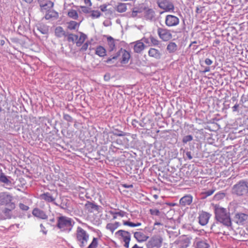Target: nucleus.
I'll return each mask as SVG.
<instances>
[{"label":"nucleus","instance_id":"1","mask_svg":"<svg viewBox=\"0 0 248 248\" xmlns=\"http://www.w3.org/2000/svg\"><path fill=\"white\" fill-rule=\"evenodd\" d=\"M215 217L217 221L226 226L231 225L230 213L226 208L216 204L215 205Z\"/></svg>","mask_w":248,"mask_h":248},{"label":"nucleus","instance_id":"2","mask_svg":"<svg viewBox=\"0 0 248 248\" xmlns=\"http://www.w3.org/2000/svg\"><path fill=\"white\" fill-rule=\"evenodd\" d=\"M75 237L77 244L81 248H84L88 243L90 234L87 230L78 226L75 233Z\"/></svg>","mask_w":248,"mask_h":248},{"label":"nucleus","instance_id":"3","mask_svg":"<svg viewBox=\"0 0 248 248\" xmlns=\"http://www.w3.org/2000/svg\"><path fill=\"white\" fill-rule=\"evenodd\" d=\"M131 58V55L129 51L121 48L116 54L111 58H108L105 62L107 63H113L114 61L119 59L122 64H127Z\"/></svg>","mask_w":248,"mask_h":248},{"label":"nucleus","instance_id":"4","mask_svg":"<svg viewBox=\"0 0 248 248\" xmlns=\"http://www.w3.org/2000/svg\"><path fill=\"white\" fill-rule=\"evenodd\" d=\"M232 193L237 196H244L248 194V182L240 180L232 187Z\"/></svg>","mask_w":248,"mask_h":248},{"label":"nucleus","instance_id":"5","mask_svg":"<svg viewBox=\"0 0 248 248\" xmlns=\"http://www.w3.org/2000/svg\"><path fill=\"white\" fill-rule=\"evenodd\" d=\"M72 219L65 216H61L58 218L57 226L62 231L71 230L72 227Z\"/></svg>","mask_w":248,"mask_h":248},{"label":"nucleus","instance_id":"6","mask_svg":"<svg viewBox=\"0 0 248 248\" xmlns=\"http://www.w3.org/2000/svg\"><path fill=\"white\" fill-rule=\"evenodd\" d=\"M115 234L121 241L124 243V246L125 248H128L131 240V234L130 232L126 231L120 230L116 232Z\"/></svg>","mask_w":248,"mask_h":248},{"label":"nucleus","instance_id":"7","mask_svg":"<svg viewBox=\"0 0 248 248\" xmlns=\"http://www.w3.org/2000/svg\"><path fill=\"white\" fill-rule=\"evenodd\" d=\"M13 197L6 192L0 193V205L7 206L15 204L13 202Z\"/></svg>","mask_w":248,"mask_h":248},{"label":"nucleus","instance_id":"8","mask_svg":"<svg viewBox=\"0 0 248 248\" xmlns=\"http://www.w3.org/2000/svg\"><path fill=\"white\" fill-rule=\"evenodd\" d=\"M157 34L160 39L164 42L170 40L172 37L170 31L167 29L158 28Z\"/></svg>","mask_w":248,"mask_h":248},{"label":"nucleus","instance_id":"9","mask_svg":"<svg viewBox=\"0 0 248 248\" xmlns=\"http://www.w3.org/2000/svg\"><path fill=\"white\" fill-rule=\"evenodd\" d=\"M163 238L160 236H155L151 238L148 243L150 248H160L162 245Z\"/></svg>","mask_w":248,"mask_h":248},{"label":"nucleus","instance_id":"10","mask_svg":"<svg viewBox=\"0 0 248 248\" xmlns=\"http://www.w3.org/2000/svg\"><path fill=\"white\" fill-rule=\"evenodd\" d=\"M157 3L159 7L166 12H173L174 10L173 3L168 0H158Z\"/></svg>","mask_w":248,"mask_h":248},{"label":"nucleus","instance_id":"11","mask_svg":"<svg viewBox=\"0 0 248 248\" xmlns=\"http://www.w3.org/2000/svg\"><path fill=\"white\" fill-rule=\"evenodd\" d=\"M234 221L239 225H245L248 224V215L237 213L234 217Z\"/></svg>","mask_w":248,"mask_h":248},{"label":"nucleus","instance_id":"12","mask_svg":"<svg viewBox=\"0 0 248 248\" xmlns=\"http://www.w3.org/2000/svg\"><path fill=\"white\" fill-rule=\"evenodd\" d=\"M179 19L177 16L169 15L166 16L165 24L168 27H174L179 24Z\"/></svg>","mask_w":248,"mask_h":248},{"label":"nucleus","instance_id":"13","mask_svg":"<svg viewBox=\"0 0 248 248\" xmlns=\"http://www.w3.org/2000/svg\"><path fill=\"white\" fill-rule=\"evenodd\" d=\"M195 248H208L209 244L205 239H202L200 237H196L193 243Z\"/></svg>","mask_w":248,"mask_h":248},{"label":"nucleus","instance_id":"14","mask_svg":"<svg viewBox=\"0 0 248 248\" xmlns=\"http://www.w3.org/2000/svg\"><path fill=\"white\" fill-rule=\"evenodd\" d=\"M211 215L206 212H201L199 216V222L202 226L205 225L208 222Z\"/></svg>","mask_w":248,"mask_h":248},{"label":"nucleus","instance_id":"15","mask_svg":"<svg viewBox=\"0 0 248 248\" xmlns=\"http://www.w3.org/2000/svg\"><path fill=\"white\" fill-rule=\"evenodd\" d=\"M32 214L34 217L39 219L46 220L48 218V216L46 213L38 208H34L32 211Z\"/></svg>","mask_w":248,"mask_h":248},{"label":"nucleus","instance_id":"16","mask_svg":"<svg viewBox=\"0 0 248 248\" xmlns=\"http://www.w3.org/2000/svg\"><path fill=\"white\" fill-rule=\"evenodd\" d=\"M108 213L112 216V219L113 220L117 219L119 217H123L127 215L126 212L120 210H118V211L110 210L108 211Z\"/></svg>","mask_w":248,"mask_h":248},{"label":"nucleus","instance_id":"17","mask_svg":"<svg viewBox=\"0 0 248 248\" xmlns=\"http://www.w3.org/2000/svg\"><path fill=\"white\" fill-rule=\"evenodd\" d=\"M45 0H38L41 11L46 10L47 8H52L53 7L54 3L53 2L49 0L46 2H45Z\"/></svg>","mask_w":248,"mask_h":248},{"label":"nucleus","instance_id":"18","mask_svg":"<svg viewBox=\"0 0 248 248\" xmlns=\"http://www.w3.org/2000/svg\"><path fill=\"white\" fill-rule=\"evenodd\" d=\"M134 236L139 242L145 241L148 238V236L142 232H134Z\"/></svg>","mask_w":248,"mask_h":248},{"label":"nucleus","instance_id":"19","mask_svg":"<svg viewBox=\"0 0 248 248\" xmlns=\"http://www.w3.org/2000/svg\"><path fill=\"white\" fill-rule=\"evenodd\" d=\"M148 55L151 57L159 59L161 58V53L159 50L152 47L148 51Z\"/></svg>","mask_w":248,"mask_h":248},{"label":"nucleus","instance_id":"20","mask_svg":"<svg viewBox=\"0 0 248 248\" xmlns=\"http://www.w3.org/2000/svg\"><path fill=\"white\" fill-rule=\"evenodd\" d=\"M192 199L191 195H186L180 200V204L183 206L190 205L192 202Z\"/></svg>","mask_w":248,"mask_h":248},{"label":"nucleus","instance_id":"21","mask_svg":"<svg viewBox=\"0 0 248 248\" xmlns=\"http://www.w3.org/2000/svg\"><path fill=\"white\" fill-rule=\"evenodd\" d=\"M134 50L136 53H140L145 48V45L140 41H138L134 43Z\"/></svg>","mask_w":248,"mask_h":248},{"label":"nucleus","instance_id":"22","mask_svg":"<svg viewBox=\"0 0 248 248\" xmlns=\"http://www.w3.org/2000/svg\"><path fill=\"white\" fill-rule=\"evenodd\" d=\"M120 226L121 223L119 222L115 221L108 223L106 225V229L113 233Z\"/></svg>","mask_w":248,"mask_h":248},{"label":"nucleus","instance_id":"23","mask_svg":"<svg viewBox=\"0 0 248 248\" xmlns=\"http://www.w3.org/2000/svg\"><path fill=\"white\" fill-rule=\"evenodd\" d=\"M178 49V46L175 42H170L167 46V50L170 53H174Z\"/></svg>","mask_w":248,"mask_h":248},{"label":"nucleus","instance_id":"24","mask_svg":"<svg viewBox=\"0 0 248 248\" xmlns=\"http://www.w3.org/2000/svg\"><path fill=\"white\" fill-rule=\"evenodd\" d=\"M58 17V13L54 10L48 11L45 16V18L47 20L51 18L57 19Z\"/></svg>","mask_w":248,"mask_h":248},{"label":"nucleus","instance_id":"25","mask_svg":"<svg viewBox=\"0 0 248 248\" xmlns=\"http://www.w3.org/2000/svg\"><path fill=\"white\" fill-rule=\"evenodd\" d=\"M95 54L101 57H105L107 55L106 50L103 46H99L96 48Z\"/></svg>","mask_w":248,"mask_h":248},{"label":"nucleus","instance_id":"26","mask_svg":"<svg viewBox=\"0 0 248 248\" xmlns=\"http://www.w3.org/2000/svg\"><path fill=\"white\" fill-rule=\"evenodd\" d=\"M40 197L41 199L48 202H53L55 201V198L48 192L42 194L40 195Z\"/></svg>","mask_w":248,"mask_h":248},{"label":"nucleus","instance_id":"27","mask_svg":"<svg viewBox=\"0 0 248 248\" xmlns=\"http://www.w3.org/2000/svg\"><path fill=\"white\" fill-rule=\"evenodd\" d=\"M107 39L109 50L110 51L114 50L116 47L114 39L111 36H108Z\"/></svg>","mask_w":248,"mask_h":248},{"label":"nucleus","instance_id":"28","mask_svg":"<svg viewBox=\"0 0 248 248\" xmlns=\"http://www.w3.org/2000/svg\"><path fill=\"white\" fill-rule=\"evenodd\" d=\"M16 207L15 204H10L9 205L5 206V208L3 210V213L7 217H10V213L12 211L15 209Z\"/></svg>","mask_w":248,"mask_h":248},{"label":"nucleus","instance_id":"29","mask_svg":"<svg viewBox=\"0 0 248 248\" xmlns=\"http://www.w3.org/2000/svg\"><path fill=\"white\" fill-rule=\"evenodd\" d=\"M86 38L87 36L86 34L82 32H80V36L79 37H78V39L76 40V42L77 46H80L84 43Z\"/></svg>","mask_w":248,"mask_h":248},{"label":"nucleus","instance_id":"30","mask_svg":"<svg viewBox=\"0 0 248 248\" xmlns=\"http://www.w3.org/2000/svg\"><path fill=\"white\" fill-rule=\"evenodd\" d=\"M67 28L70 30H74L78 29L80 25V23H78L75 21H70L67 23Z\"/></svg>","mask_w":248,"mask_h":248},{"label":"nucleus","instance_id":"31","mask_svg":"<svg viewBox=\"0 0 248 248\" xmlns=\"http://www.w3.org/2000/svg\"><path fill=\"white\" fill-rule=\"evenodd\" d=\"M55 34L58 37H62L65 35V32L62 27L59 26L55 30Z\"/></svg>","mask_w":248,"mask_h":248},{"label":"nucleus","instance_id":"32","mask_svg":"<svg viewBox=\"0 0 248 248\" xmlns=\"http://www.w3.org/2000/svg\"><path fill=\"white\" fill-rule=\"evenodd\" d=\"M67 16L68 17L74 19H78V14L77 11L74 9H70L67 13Z\"/></svg>","mask_w":248,"mask_h":248},{"label":"nucleus","instance_id":"33","mask_svg":"<svg viewBox=\"0 0 248 248\" xmlns=\"http://www.w3.org/2000/svg\"><path fill=\"white\" fill-rule=\"evenodd\" d=\"M127 9L126 4L124 3H120L116 7V10L119 13H123L126 11Z\"/></svg>","mask_w":248,"mask_h":248},{"label":"nucleus","instance_id":"34","mask_svg":"<svg viewBox=\"0 0 248 248\" xmlns=\"http://www.w3.org/2000/svg\"><path fill=\"white\" fill-rule=\"evenodd\" d=\"M123 223L124 226H128L131 227H135L140 226L141 225V223L140 222H137L136 223H133L132 222L129 221H123Z\"/></svg>","mask_w":248,"mask_h":248},{"label":"nucleus","instance_id":"35","mask_svg":"<svg viewBox=\"0 0 248 248\" xmlns=\"http://www.w3.org/2000/svg\"><path fill=\"white\" fill-rule=\"evenodd\" d=\"M181 245L182 248H186L190 243V240L188 238H184L180 241Z\"/></svg>","mask_w":248,"mask_h":248},{"label":"nucleus","instance_id":"36","mask_svg":"<svg viewBox=\"0 0 248 248\" xmlns=\"http://www.w3.org/2000/svg\"><path fill=\"white\" fill-rule=\"evenodd\" d=\"M90 12H91L90 16L93 19L98 18L101 15V13L98 10H92Z\"/></svg>","mask_w":248,"mask_h":248},{"label":"nucleus","instance_id":"37","mask_svg":"<svg viewBox=\"0 0 248 248\" xmlns=\"http://www.w3.org/2000/svg\"><path fill=\"white\" fill-rule=\"evenodd\" d=\"M0 181L4 184H8L11 183V181L8 179L6 176L1 172L0 175Z\"/></svg>","mask_w":248,"mask_h":248},{"label":"nucleus","instance_id":"38","mask_svg":"<svg viewBox=\"0 0 248 248\" xmlns=\"http://www.w3.org/2000/svg\"><path fill=\"white\" fill-rule=\"evenodd\" d=\"M225 196V194L224 192H218L216 193L214 196L215 200L219 201L223 199Z\"/></svg>","mask_w":248,"mask_h":248},{"label":"nucleus","instance_id":"39","mask_svg":"<svg viewBox=\"0 0 248 248\" xmlns=\"http://www.w3.org/2000/svg\"><path fill=\"white\" fill-rule=\"evenodd\" d=\"M98 246V239L97 238L94 237L92 242L88 246L87 248H97Z\"/></svg>","mask_w":248,"mask_h":248},{"label":"nucleus","instance_id":"40","mask_svg":"<svg viewBox=\"0 0 248 248\" xmlns=\"http://www.w3.org/2000/svg\"><path fill=\"white\" fill-rule=\"evenodd\" d=\"M149 39L153 46H157L160 44V41L152 35L150 36Z\"/></svg>","mask_w":248,"mask_h":248},{"label":"nucleus","instance_id":"41","mask_svg":"<svg viewBox=\"0 0 248 248\" xmlns=\"http://www.w3.org/2000/svg\"><path fill=\"white\" fill-rule=\"evenodd\" d=\"M215 188L210 189L208 191L203 192L202 194L203 195V198H206L208 196L212 195L215 191Z\"/></svg>","mask_w":248,"mask_h":248},{"label":"nucleus","instance_id":"42","mask_svg":"<svg viewBox=\"0 0 248 248\" xmlns=\"http://www.w3.org/2000/svg\"><path fill=\"white\" fill-rule=\"evenodd\" d=\"M78 39V36L77 35L70 34L67 38V40L69 42H76V40Z\"/></svg>","mask_w":248,"mask_h":248},{"label":"nucleus","instance_id":"43","mask_svg":"<svg viewBox=\"0 0 248 248\" xmlns=\"http://www.w3.org/2000/svg\"><path fill=\"white\" fill-rule=\"evenodd\" d=\"M85 207L88 210H90L91 209H93L95 208L96 205H94V204H93V203L91 202H88L85 204Z\"/></svg>","mask_w":248,"mask_h":248},{"label":"nucleus","instance_id":"44","mask_svg":"<svg viewBox=\"0 0 248 248\" xmlns=\"http://www.w3.org/2000/svg\"><path fill=\"white\" fill-rule=\"evenodd\" d=\"M90 44V43L88 41L86 42L85 43L83 44L82 46L80 49V51L84 52L86 51L89 47V45Z\"/></svg>","mask_w":248,"mask_h":248},{"label":"nucleus","instance_id":"45","mask_svg":"<svg viewBox=\"0 0 248 248\" xmlns=\"http://www.w3.org/2000/svg\"><path fill=\"white\" fill-rule=\"evenodd\" d=\"M193 140V137L191 135H187L185 136L183 139V142L186 143L187 142Z\"/></svg>","mask_w":248,"mask_h":248},{"label":"nucleus","instance_id":"46","mask_svg":"<svg viewBox=\"0 0 248 248\" xmlns=\"http://www.w3.org/2000/svg\"><path fill=\"white\" fill-rule=\"evenodd\" d=\"M150 212L152 215L158 216L160 214L159 210L157 209H151L150 210Z\"/></svg>","mask_w":248,"mask_h":248},{"label":"nucleus","instance_id":"47","mask_svg":"<svg viewBox=\"0 0 248 248\" xmlns=\"http://www.w3.org/2000/svg\"><path fill=\"white\" fill-rule=\"evenodd\" d=\"M109 4H104L100 6L99 8L102 12H106L107 10V7Z\"/></svg>","mask_w":248,"mask_h":248},{"label":"nucleus","instance_id":"48","mask_svg":"<svg viewBox=\"0 0 248 248\" xmlns=\"http://www.w3.org/2000/svg\"><path fill=\"white\" fill-rule=\"evenodd\" d=\"M20 208L23 210L27 211L29 209V207L23 203H20L19 205Z\"/></svg>","mask_w":248,"mask_h":248},{"label":"nucleus","instance_id":"49","mask_svg":"<svg viewBox=\"0 0 248 248\" xmlns=\"http://www.w3.org/2000/svg\"><path fill=\"white\" fill-rule=\"evenodd\" d=\"M80 8L82 9V11L84 13H86L87 14V13H89L90 12L88 8L87 7H86V6H81Z\"/></svg>","mask_w":248,"mask_h":248},{"label":"nucleus","instance_id":"50","mask_svg":"<svg viewBox=\"0 0 248 248\" xmlns=\"http://www.w3.org/2000/svg\"><path fill=\"white\" fill-rule=\"evenodd\" d=\"M205 63L207 65H210L213 63V61L209 58H206L205 60Z\"/></svg>","mask_w":248,"mask_h":248},{"label":"nucleus","instance_id":"51","mask_svg":"<svg viewBox=\"0 0 248 248\" xmlns=\"http://www.w3.org/2000/svg\"><path fill=\"white\" fill-rule=\"evenodd\" d=\"M84 3L89 7L92 5V3L91 0H83Z\"/></svg>","mask_w":248,"mask_h":248},{"label":"nucleus","instance_id":"52","mask_svg":"<svg viewBox=\"0 0 248 248\" xmlns=\"http://www.w3.org/2000/svg\"><path fill=\"white\" fill-rule=\"evenodd\" d=\"M186 155L189 159H191L192 158V156L191 155V154L190 152H187L186 153Z\"/></svg>","mask_w":248,"mask_h":248},{"label":"nucleus","instance_id":"53","mask_svg":"<svg viewBox=\"0 0 248 248\" xmlns=\"http://www.w3.org/2000/svg\"><path fill=\"white\" fill-rule=\"evenodd\" d=\"M239 107V105L236 104H235L232 108V110L233 111H237L238 108Z\"/></svg>","mask_w":248,"mask_h":248},{"label":"nucleus","instance_id":"54","mask_svg":"<svg viewBox=\"0 0 248 248\" xmlns=\"http://www.w3.org/2000/svg\"><path fill=\"white\" fill-rule=\"evenodd\" d=\"M23 0L28 4L31 3L33 1V0Z\"/></svg>","mask_w":248,"mask_h":248},{"label":"nucleus","instance_id":"55","mask_svg":"<svg viewBox=\"0 0 248 248\" xmlns=\"http://www.w3.org/2000/svg\"><path fill=\"white\" fill-rule=\"evenodd\" d=\"M132 248H143L139 246L137 244H135Z\"/></svg>","mask_w":248,"mask_h":248},{"label":"nucleus","instance_id":"56","mask_svg":"<svg viewBox=\"0 0 248 248\" xmlns=\"http://www.w3.org/2000/svg\"><path fill=\"white\" fill-rule=\"evenodd\" d=\"M210 71V68L209 67H207L205 68V70H204L203 72H207Z\"/></svg>","mask_w":248,"mask_h":248},{"label":"nucleus","instance_id":"57","mask_svg":"<svg viewBox=\"0 0 248 248\" xmlns=\"http://www.w3.org/2000/svg\"><path fill=\"white\" fill-rule=\"evenodd\" d=\"M5 44V41L3 40H1L0 41V45L1 46H3Z\"/></svg>","mask_w":248,"mask_h":248},{"label":"nucleus","instance_id":"58","mask_svg":"<svg viewBox=\"0 0 248 248\" xmlns=\"http://www.w3.org/2000/svg\"><path fill=\"white\" fill-rule=\"evenodd\" d=\"M155 225H162V224H161V223L160 222H155L154 223V226H155Z\"/></svg>","mask_w":248,"mask_h":248},{"label":"nucleus","instance_id":"59","mask_svg":"<svg viewBox=\"0 0 248 248\" xmlns=\"http://www.w3.org/2000/svg\"><path fill=\"white\" fill-rule=\"evenodd\" d=\"M197 43L196 41H194V42H192L191 44L190 45V46H191L193 44H196Z\"/></svg>","mask_w":248,"mask_h":248},{"label":"nucleus","instance_id":"60","mask_svg":"<svg viewBox=\"0 0 248 248\" xmlns=\"http://www.w3.org/2000/svg\"><path fill=\"white\" fill-rule=\"evenodd\" d=\"M148 12L150 13H154V11L152 9H149Z\"/></svg>","mask_w":248,"mask_h":248},{"label":"nucleus","instance_id":"61","mask_svg":"<svg viewBox=\"0 0 248 248\" xmlns=\"http://www.w3.org/2000/svg\"><path fill=\"white\" fill-rule=\"evenodd\" d=\"M216 43L218 44H219L220 43V42H219V40H217L216 41Z\"/></svg>","mask_w":248,"mask_h":248},{"label":"nucleus","instance_id":"62","mask_svg":"<svg viewBox=\"0 0 248 248\" xmlns=\"http://www.w3.org/2000/svg\"><path fill=\"white\" fill-rule=\"evenodd\" d=\"M118 136H124V134H119L118 135Z\"/></svg>","mask_w":248,"mask_h":248}]
</instances>
